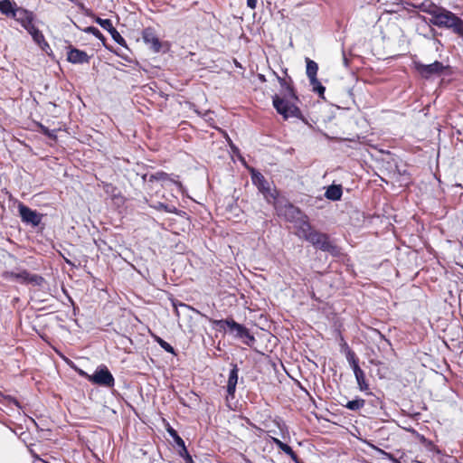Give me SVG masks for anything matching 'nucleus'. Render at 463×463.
<instances>
[{"label": "nucleus", "instance_id": "nucleus-1", "mask_svg": "<svg viewBox=\"0 0 463 463\" xmlns=\"http://www.w3.org/2000/svg\"><path fill=\"white\" fill-rule=\"evenodd\" d=\"M296 234L308 241L317 250L328 252L335 257L340 254L339 247L330 239V236L316 230L307 219H303L297 227Z\"/></svg>", "mask_w": 463, "mask_h": 463}, {"label": "nucleus", "instance_id": "nucleus-2", "mask_svg": "<svg viewBox=\"0 0 463 463\" xmlns=\"http://www.w3.org/2000/svg\"><path fill=\"white\" fill-rule=\"evenodd\" d=\"M0 13L17 22L24 29L35 22V14L19 6L14 0H0Z\"/></svg>", "mask_w": 463, "mask_h": 463}, {"label": "nucleus", "instance_id": "nucleus-3", "mask_svg": "<svg viewBox=\"0 0 463 463\" xmlns=\"http://www.w3.org/2000/svg\"><path fill=\"white\" fill-rule=\"evenodd\" d=\"M277 215L284 218L288 222L297 223V227L303 219L308 220V217L303 212L286 199L272 200Z\"/></svg>", "mask_w": 463, "mask_h": 463}, {"label": "nucleus", "instance_id": "nucleus-4", "mask_svg": "<svg viewBox=\"0 0 463 463\" xmlns=\"http://www.w3.org/2000/svg\"><path fill=\"white\" fill-rule=\"evenodd\" d=\"M430 23L439 28L451 30L456 34H463V20L451 11L442 7Z\"/></svg>", "mask_w": 463, "mask_h": 463}, {"label": "nucleus", "instance_id": "nucleus-5", "mask_svg": "<svg viewBox=\"0 0 463 463\" xmlns=\"http://www.w3.org/2000/svg\"><path fill=\"white\" fill-rule=\"evenodd\" d=\"M295 101L296 100L291 99L288 97H281L278 94H275L272 97L273 107L284 119H288L289 118L303 119L302 112L295 104Z\"/></svg>", "mask_w": 463, "mask_h": 463}, {"label": "nucleus", "instance_id": "nucleus-6", "mask_svg": "<svg viewBox=\"0 0 463 463\" xmlns=\"http://www.w3.org/2000/svg\"><path fill=\"white\" fill-rule=\"evenodd\" d=\"M80 375L87 378L90 383L99 386L110 388L115 384V379L112 373L109 372L108 367L103 364L99 366L93 374H88L81 371Z\"/></svg>", "mask_w": 463, "mask_h": 463}, {"label": "nucleus", "instance_id": "nucleus-7", "mask_svg": "<svg viewBox=\"0 0 463 463\" xmlns=\"http://www.w3.org/2000/svg\"><path fill=\"white\" fill-rule=\"evenodd\" d=\"M250 177L252 184L257 186L258 190L263 194L268 203H271L272 200H276L278 197V192L276 189H271L269 182L266 180L264 175L252 169L250 171Z\"/></svg>", "mask_w": 463, "mask_h": 463}, {"label": "nucleus", "instance_id": "nucleus-8", "mask_svg": "<svg viewBox=\"0 0 463 463\" xmlns=\"http://www.w3.org/2000/svg\"><path fill=\"white\" fill-rule=\"evenodd\" d=\"M229 333L232 334L235 338L241 339L244 345L250 347L256 341L250 330L245 326L237 323L233 318L231 322Z\"/></svg>", "mask_w": 463, "mask_h": 463}, {"label": "nucleus", "instance_id": "nucleus-9", "mask_svg": "<svg viewBox=\"0 0 463 463\" xmlns=\"http://www.w3.org/2000/svg\"><path fill=\"white\" fill-rule=\"evenodd\" d=\"M415 70L422 78L429 79L433 75H440L444 72L446 67L442 62L435 61L430 64H423L420 61H414Z\"/></svg>", "mask_w": 463, "mask_h": 463}, {"label": "nucleus", "instance_id": "nucleus-10", "mask_svg": "<svg viewBox=\"0 0 463 463\" xmlns=\"http://www.w3.org/2000/svg\"><path fill=\"white\" fill-rule=\"evenodd\" d=\"M6 277L18 280L21 283L31 284L33 286L41 287L45 283V279H43V277L38 274H32L25 269L20 272H6Z\"/></svg>", "mask_w": 463, "mask_h": 463}, {"label": "nucleus", "instance_id": "nucleus-11", "mask_svg": "<svg viewBox=\"0 0 463 463\" xmlns=\"http://www.w3.org/2000/svg\"><path fill=\"white\" fill-rule=\"evenodd\" d=\"M142 39L144 43L149 46L154 52H159L162 49L163 43L160 41L156 31L153 27H146L142 31Z\"/></svg>", "mask_w": 463, "mask_h": 463}, {"label": "nucleus", "instance_id": "nucleus-12", "mask_svg": "<svg viewBox=\"0 0 463 463\" xmlns=\"http://www.w3.org/2000/svg\"><path fill=\"white\" fill-rule=\"evenodd\" d=\"M18 210L24 222L31 223L33 226H38L40 224L42 217L36 211L32 210L23 203L19 204Z\"/></svg>", "mask_w": 463, "mask_h": 463}, {"label": "nucleus", "instance_id": "nucleus-13", "mask_svg": "<svg viewBox=\"0 0 463 463\" xmlns=\"http://www.w3.org/2000/svg\"><path fill=\"white\" fill-rule=\"evenodd\" d=\"M90 57L84 51L69 45L67 48V61L73 64L89 63Z\"/></svg>", "mask_w": 463, "mask_h": 463}, {"label": "nucleus", "instance_id": "nucleus-14", "mask_svg": "<svg viewBox=\"0 0 463 463\" xmlns=\"http://www.w3.org/2000/svg\"><path fill=\"white\" fill-rule=\"evenodd\" d=\"M278 80L281 87V97H288L291 99L298 100V97L297 95V91L293 86V80L291 77L288 76L287 78H282L278 76Z\"/></svg>", "mask_w": 463, "mask_h": 463}, {"label": "nucleus", "instance_id": "nucleus-15", "mask_svg": "<svg viewBox=\"0 0 463 463\" xmlns=\"http://www.w3.org/2000/svg\"><path fill=\"white\" fill-rule=\"evenodd\" d=\"M238 373L239 369L237 367V364H233L232 369H231L229 373V378L227 382V400L231 397L232 399L234 398L235 391H236V385L238 383Z\"/></svg>", "mask_w": 463, "mask_h": 463}, {"label": "nucleus", "instance_id": "nucleus-16", "mask_svg": "<svg viewBox=\"0 0 463 463\" xmlns=\"http://www.w3.org/2000/svg\"><path fill=\"white\" fill-rule=\"evenodd\" d=\"M156 181L162 182V183L171 182V183H174L175 184H176L177 186L182 187L181 182L175 180L171 175H169L164 171H158V172L149 175L148 182L153 183Z\"/></svg>", "mask_w": 463, "mask_h": 463}, {"label": "nucleus", "instance_id": "nucleus-17", "mask_svg": "<svg viewBox=\"0 0 463 463\" xmlns=\"http://www.w3.org/2000/svg\"><path fill=\"white\" fill-rule=\"evenodd\" d=\"M271 441H272V443H274L277 446L278 449H279L285 454L289 456L290 458L295 463H300L298 455L296 454V452L292 449V448L290 446H288V444L282 442L280 439L274 438V437H271Z\"/></svg>", "mask_w": 463, "mask_h": 463}, {"label": "nucleus", "instance_id": "nucleus-18", "mask_svg": "<svg viewBox=\"0 0 463 463\" xmlns=\"http://www.w3.org/2000/svg\"><path fill=\"white\" fill-rule=\"evenodd\" d=\"M203 317L206 319H208V321L213 325V327L214 329H216L217 331L223 332V333L229 332L232 317H227L225 319L217 320V319L210 318L205 315H203Z\"/></svg>", "mask_w": 463, "mask_h": 463}, {"label": "nucleus", "instance_id": "nucleus-19", "mask_svg": "<svg viewBox=\"0 0 463 463\" xmlns=\"http://www.w3.org/2000/svg\"><path fill=\"white\" fill-rule=\"evenodd\" d=\"M420 11L426 13L431 16L430 19H434L435 16L439 14L442 6L437 5L436 4L430 1H424L420 5H418Z\"/></svg>", "mask_w": 463, "mask_h": 463}, {"label": "nucleus", "instance_id": "nucleus-20", "mask_svg": "<svg viewBox=\"0 0 463 463\" xmlns=\"http://www.w3.org/2000/svg\"><path fill=\"white\" fill-rule=\"evenodd\" d=\"M33 38V40L39 45L42 43L47 44L43 33L38 29L35 24H32L30 26L24 29Z\"/></svg>", "mask_w": 463, "mask_h": 463}, {"label": "nucleus", "instance_id": "nucleus-21", "mask_svg": "<svg viewBox=\"0 0 463 463\" xmlns=\"http://www.w3.org/2000/svg\"><path fill=\"white\" fill-rule=\"evenodd\" d=\"M353 371H354V376H355V379H356L359 390L362 391V392L368 391L369 390V383L366 381L364 372L361 369L360 366L353 369Z\"/></svg>", "mask_w": 463, "mask_h": 463}, {"label": "nucleus", "instance_id": "nucleus-22", "mask_svg": "<svg viewBox=\"0 0 463 463\" xmlns=\"http://www.w3.org/2000/svg\"><path fill=\"white\" fill-rule=\"evenodd\" d=\"M343 194L342 186L340 184H332L327 187L325 196L332 201H338L341 199Z\"/></svg>", "mask_w": 463, "mask_h": 463}, {"label": "nucleus", "instance_id": "nucleus-23", "mask_svg": "<svg viewBox=\"0 0 463 463\" xmlns=\"http://www.w3.org/2000/svg\"><path fill=\"white\" fill-rule=\"evenodd\" d=\"M377 2L383 7L384 12L388 14L395 13V7L402 4V0H377Z\"/></svg>", "mask_w": 463, "mask_h": 463}, {"label": "nucleus", "instance_id": "nucleus-24", "mask_svg": "<svg viewBox=\"0 0 463 463\" xmlns=\"http://www.w3.org/2000/svg\"><path fill=\"white\" fill-rule=\"evenodd\" d=\"M306 73L308 79L316 78L318 71L317 63L309 58H306Z\"/></svg>", "mask_w": 463, "mask_h": 463}, {"label": "nucleus", "instance_id": "nucleus-25", "mask_svg": "<svg viewBox=\"0 0 463 463\" xmlns=\"http://www.w3.org/2000/svg\"><path fill=\"white\" fill-rule=\"evenodd\" d=\"M309 82L310 86L312 87V90L317 93L319 97L324 98L326 88L318 80L317 77L309 79Z\"/></svg>", "mask_w": 463, "mask_h": 463}, {"label": "nucleus", "instance_id": "nucleus-26", "mask_svg": "<svg viewBox=\"0 0 463 463\" xmlns=\"http://www.w3.org/2000/svg\"><path fill=\"white\" fill-rule=\"evenodd\" d=\"M345 355L352 369L360 366L359 358L353 349H348L346 352H345Z\"/></svg>", "mask_w": 463, "mask_h": 463}, {"label": "nucleus", "instance_id": "nucleus-27", "mask_svg": "<svg viewBox=\"0 0 463 463\" xmlns=\"http://www.w3.org/2000/svg\"><path fill=\"white\" fill-rule=\"evenodd\" d=\"M365 405V401L364 399L358 398L353 401H349L345 407L351 411H358L362 409Z\"/></svg>", "mask_w": 463, "mask_h": 463}, {"label": "nucleus", "instance_id": "nucleus-28", "mask_svg": "<svg viewBox=\"0 0 463 463\" xmlns=\"http://www.w3.org/2000/svg\"><path fill=\"white\" fill-rule=\"evenodd\" d=\"M84 32L94 35L97 39L101 41L103 44H105L106 38L97 27L89 26L85 28Z\"/></svg>", "mask_w": 463, "mask_h": 463}, {"label": "nucleus", "instance_id": "nucleus-29", "mask_svg": "<svg viewBox=\"0 0 463 463\" xmlns=\"http://www.w3.org/2000/svg\"><path fill=\"white\" fill-rule=\"evenodd\" d=\"M154 207L156 210L164 211V212H166V213H176V214H178V213H179L178 209L175 206L165 204L163 203H158Z\"/></svg>", "mask_w": 463, "mask_h": 463}, {"label": "nucleus", "instance_id": "nucleus-30", "mask_svg": "<svg viewBox=\"0 0 463 463\" xmlns=\"http://www.w3.org/2000/svg\"><path fill=\"white\" fill-rule=\"evenodd\" d=\"M95 22L98 24H99L104 30L108 31L109 33L111 32L115 28L113 26L110 19H102V18L97 17Z\"/></svg>", "mask_w": 463, "mask_h": 463}, {"label": "nucleus", "instance_id": "nucleus-31", "mask_svg": "<svg viewBox=\"0 0 463 463\" xmlns=\"http://www.w3.org/2000/svg\"><path fill=\"white\" fill-rule=\"evenodd\" d=\"M112 39L123 47H128L126 40L120 35V33L114 28L111 32H109Z\"/></svg>", "mask_w": 463, "mask_h": 463}, {"label": "nucleus", "instance_id": "nucleus-32", "mask_svg": "<svg viewBox=\"0 0 463 463\" xmlns=\"http://www.w3.org/2000/svg\"><path fill=\"white\" fill-rule=\"evenodd\" d=\"M155 340L165 351H166L169 354H175V349L169 343L165 342L159 336H156Z\"/></svg>", "mask_w": 463, "mask_h": 463}, {"label": "nucleus", "instance_id": "nucleus-33", "mask_svg": "<svg viewBox=\"0 0 463 463\" xmlns=\"http://www.w3.org/2000/svg\"><path fill=\"white\" fill-rule=\"evenodd\" d=\"M166 430H167L168 434L172 437L174 441L175 442L176 447L184 442V439L178 435L177 431L175 429H173L171 426H168Z\"/></svg>", "mask_w": 463, "mask_h": 463}, {"label": "nucleus", "instance_id": "nucleus-34", "mask_svg": "<svg viewBox=\"0 0 463 463\" xmlns=\"http://www.w3.org/2000/svg\"><path fill=\"white\" fill-rule=\"evenodd\" d=\"M39 128L41 132L47 136L48 137L52 139H56V135L53 133V131L50 130L47 127L43 126V124H39Z\"/></svg>", "mask_w": 463, "mask_h": 463}, {"label": "nucleus", "instance_id": "nucleus-35", "mask_svg": "<svg viewBox=\"0 0 463 463\" xmlns=\"http://www.w3.org/2000/svg\"><path fill=\"white\" fill-rule=\"evenodd\" d=\"M37 458L41 460L43 463H62L61 458L53 456H48L46 457V458H40L39 457H37Z\"/></svg>", "mask_w": 463, "mask_h": 463}, {"label": "nucleus", "instance_id": "nucleus-36", "mask_svg": "<svg viewBox=\"0 0 463 463\" xmlns=\"http://www.w3.org/2000/svg\"><path fill=\"white\" fill-rule=\"evenodd\" d=\"M419 439H420V442L425 446L428 449L429 448H432L433 447V441L426 439L423 435H420L419 436Z\"/></svg>", "mask_w": 463, "mask_h": 463}, {"label": "nucleus", "instance_id": "nucleus-37", "mask_svg": "<svg viewBox=\"0 0 463 463\" xmlns=\"http://www.w3.org/2000/svg\"><path fill=\"white\" fill-rule=\"evenodd\" d=\"M176 448H177L178 454L181 458H184V456L189 454L184 442L182 443L181 445L177 446Z\"/></svg>", "mask_w": 463, "mask_h": 463}, {"label": "nucleus", "instance_id": "nucleus-38", "mask_svg": "<svg viewBox=\"0 0 463 463\" xmlns=\"http://www.w3.org/2000/svg\"><path fill=\"white\" fill-rule=\"evenodd\" d=\"M340 339H341V343H340V345H341V352L345 354V352H346L348 349H352L348 344L346 343V341L345 340V338L340 335Z\"/></svg>", "mask_w": 463, "mask_h": 463}, {"label": "nucleus", "instance_id": "nucleus-39", "mask_svg": "<svg viewBox=\"0 0 463 463\" xmlns=\"http://www.w3.org/2000/svg\"><path fill=\"white\" fill-rule=\"evenodd\" d=\"M257 1L258 0H247V5L251 9H255L257 6Z\"/></svg>", "mask_w": 463, "mask_h": 463}, {"label": "nucleus", "instance_id": "nucleus-40", "mask_svg": "<svg viewBox=\"0 0 463 463\" xmlns=\"http://www.w3.org/2000/svg\"><path fill=\"white\" fill-rule=\"evenodd\" d=\"M183 458L184 460V463H194L193 460V458L190 454L184 456V458Z\"/></svg>", "mask_w": 463, "mask_h": 463}, {"label": "nucleus", "instance_id": "nucleus-41", "mask_svg": "<svg viewBox=\"0 0 463 463\" xmlns=\"http://www.w3.org/2000/svg\"><path fill=\"white\" fill-rule=\"evenodd\" d=\"M429 450H430V451H432V452H436V453H438V454H439V453H440L439 449V448H438V446H437V445H435L434 443H433V447H432V448H429Z\"/></svg>", "mask_w": 463, "mask_h": 463}, {"label": "nucleus", "instance_id": "nucleus-42", "mask_svg": "<svg viewBox=\"0 0 463 463\" xmlns=\"http://www.w3.org/2000/svg\"><path fill=\"white\" fill-rule=\"evenodd\" d=\"M386 455H387V457H388L390 459L396 461V459L392 457V454H390V453H386Z\"/></svg>", "mask_w": 463, "mask_h": 463}, {"label": "nucleus", "instance_id": "nucleus-43", "mask_svg": "<svg viewBox=\"0 0 463 463\" xmlns=\"http://www.w3.org/2000/svg\"><path fill=\"white\" fill-rule=\"evenodd\" d=\"M13 402H14V403L16 406H18V407L20 406V405H19V402H18V401H17V400L13 399Z\"/></svg>", "mask_w": 463, "mask_h": 463}, {"label": "nucleus", "instance_id": "nucleus-44", "mask_svg": "<svg viewBox=\"0 0 463 463\" xmlns=\"http://www.w3.org/2000/svg\"><path fill=\"white\" fill-rule=\"evenodd\" d=\"M379 334H380V335H381V337H382L383 339H384L385 341H387L388 343H390V342H389V340H387V339L384 337V335H382L380 332H379Z\"/></svg>", "mask_w": 463, "mask_h": 463}, {"label": "nucleus", "instance_id": "nucleus-45", "mask_svg": "<svg viewBox=\"0 0 463 463\" xmlns=\"http://www.w3.org/2000/svg\"><path fill=\"white\" fill-rule=\"evenodd\" d=\"M174 307H175L176 315H177V316H179V311L177 310L176 305H175V304H174Z\"/></svg>", "mask_w": 463, "mask_h": 463}, {"label": "nucleus", "instance_id": "nucleus-46", "mask_svg": "<svg viewBox=\"0 0 463 463\" xmlns=\"http://www.w3.org/2000/svg\"><path fill=\"white\" fill-rule=\"evenodd\" d=\"M146 177H147V175H144L142 176V178H143V180H144V181H146Z\"/></svg>", "mask_w": 463, "mask_h": 463}, {"label": "nucleus", "instance_id": "nucleus-47", "mask_svg": "<svg viewBox=\"0 0 463 463\" xmlns=\"http://www.w3.org/2000/svg\"><path fill=\"white\" fill-rule=\"evenodd\" d=\"M179 305L182 306V307H188L187 305L183 304V303H180Z\"/></svg>", "mask_w": 463, "mask_h": 463}, {"label": "nucleus", "instance_id": "nucleus-48", "mask_svg": "<svg viewBox=\"0 0 463 463\" xmlns=\"http://www.w3.org/2000/svg\"><path fill=\"white\" fill-rule=\"evenodd\" d=\"M460 37H463V34H458Z\"/></svg>", "mask_w": 463, "mask_h": 463}]
</instances>
